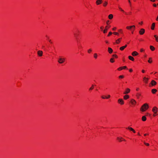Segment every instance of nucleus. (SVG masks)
<instances>
[{"label": "nucleus", "instance_id": "nucleus-1", "mask_svg": "<svg viewBox=\"0 0 158 158\" xmlns=\"http://www.w3.org/2000/svg\"><path fill=\"white\" fill-rule=\"evenodd\" d=\"M80 34V31L79 29H76L74 30L73 32V35L76 40H78L79 36Z\"/></svg>", "mask_w": 158, "mask_h": 158}, {"label": "nucleus", "instance_id": "nucleus-2", "mask_svg": "<svg viewBox=\"0 0 158 158\" xmlns=\"http://www.w3.org/2000/svg\"><path fill=\"white\" fill-rule=\"evenodd\" d=\"M149 108V106L148 104L146 103L143 104L140 108V110L143 112H144L147 110Z\"/></svg>", "mask_w": 158, "mask_h": 158}, {"label": "nucleus", "instance_id": "nucleus-3", "mask_svg": "<svg viewBox=\"0 0 158 158\" xmlns=\"http://www.w3.org/2000/svg\"><path fill=\"white\" fill-rule=\"evenodd\" d=\"M126 29L127 30L132 31L133 30V31H134L135 29V25H132L131 26H127L126 27Z\"/></svg>", "mask_w": 158, "mask_h": 158}, {"label": "nucleus", "instance_id": "nucleus-4", "mask_svg": "<svg viewBox=\"0 0 158 158\" xmlns=\"http://www.w3.org/2000/svg\"><path fill=\"white\" fill-rule=\"evenodd\" d=\"M65 61V59L64 58H60L58 60V62L59 63L61 64L63 63Z\"/></svg>", "mask_w": 158, "mask_h": 158}, {"label": "nucleus", "instance_id": "nucleus-5", "mask_svg": "<svg viewBox=\"0 0 158 158\" xmlns=\"http://www.w3.org/2000/svg\"><path fill=\"white\" fill-rule=\"evenodd\" d=\"M111 26L110 25H108L106 26L104 30L103 31L104 33L105 34L107 32L108 30L110 27Z\"/></svg>", "mask_w": 158, "mask_h": 158}, {"label": "nucleus", "instance_id": "nucleus-6", "mask_svg": "<svg viewBox=\"0 0 158 158\" xmlns=\"http://www.w3.org/2000/svg\"><path fill=\"white\" fill-rule=\"evenodd\" d=\"M103 2L102 0H96L95 3L96 5L98 6L101 5Z\"/></svg>", "mask_w": 158, "mask_h": 158}, {"label": "nucleus", "instance_id": "nucleus-7", "mask_svg": "<svg viewBox=\"0 0 158 158\" xmlns=\"http://www.w3.org/2000/svg\"><path fill=\"white\" fill-rule=\"evenodd\" d=\"M156 84V82L154 81L153 80H152V81H151V82L150 83L149 86L151 87L152 86L155 85Z\"/></svg>", "mask_w": 158, "mask_h": 158}, {"label": "nucleus", "instance_id": "nucleus-8", "mask_svg": "<svg viewBox=\"0 0 158 158\" xmlns=\"http://www.w3.org/2000/svg\"><path fill=\"white\" fill-rule=\"evenodd\" d=\"M128 69L127 68V66H125L120 67L118 68L117 69L118 71H121L123 69Z\"/></svg>", "mask_w": 158, "mask_h": 158}, {"label": "nucleus", "instance_id": "nucleus-9", "mask_svg": "<svg viewBox=\"0 0 158 158\" xmlns=\"http://www.w3.org/2000/svg\"><path fill=\"white\" fill-rule=\"evenodd\" d=\"M145 32V30L143 28H141L139 31V34L140 35H143Z\"/></svg>", "mask_w": 158, "mask_h": 158}, {"label": "nucleus", "instance_id": "nucleus-10", "mask_svg": "<svg viewBox=\"0 0 158 158\" xmlns=\"http://www.w3.org/2000/svg\"><path fill=\"white\" fill-rule=\"evenodd\" d=\"M130 102L133 105H135L136 103V101L133 99H131Z\"/></svg>", "mask_w": 158, "mask_h": 158}, {"label": "nucleus", "instance_id": "nucleus-11", "mask_svg": "<svg viewBox=\"0 0 158 158\" xmlns=\"http://www.w3.org/2000/svg\"><path fill=\"white\" fill-rule=\"evenodd\" d=\"M43 52L42 51L39 50L37 52V55L40 56L41 57L43 56Z\"/></svg>", "mask_w": 158, "mask_h": 158}, {"label": "nucleus", "instance_id": "nucleus-12", "mask_svg": "<svg viewBox=\"0 0 158 158\" xmlns=\"http://www.w3.org/2000/svg\"><path fill=\"white\" fill-rule=\"evenodd\" d=\"M157 110V108L156 107H154L152 110V111L154 114H156Z\"/></svg>", "mask_w": 158, "mask_h": 158}, {"label": "nucleus", "instance_id": "nucleus-13", "mask_svg": "<svg viewBox=\"0 0 158 158\" xmlns=\"http://www.w3.org/2000/svg\"><path fill=\"white\" fill-rule=\"evenodd\" d=\"M117 139L120 142H121L123 140L124 141H125V139H123L122 137H118L117 138Z\"/></svg>", "mask_w": 158, "mask_h": 158}, {"label": "nucleus", "instance_id": "nucleus-14", "mask_svg": "<svg viewBox=\"0 0 158 158\" xmlns=\"http://www.w3.org/2000/svg\"><path fill=\"white\" fill-rule=\"evenodd\" d=\"M139 54L136 51H134L131 53V55L133 56H137Z\"/></svg>", "mask_w": 158, "mask_h": 158}, {"label": "nucleus", "instance_id": "nucleus-15", "mask_svg": "<svg viewBox=\"0 0 158 158\" xmlns=\"http://www.w3.org/2000/svg\"><path fill=\"white\" fill-rule=\"evenodd\" d=\"M130 91V90L129 88H127L123 93L124 94H126L129 93Z\"/></svg>", "mask_w": 158, "mask_h": 158}, {"label": "nucleus", "instance_id": "nucleus-16", "mask_svg": "<svg viewBox=\"0 0 158 158\" xmlns=\"http://www.w3.org/2000/svg\"><path fill=\"white\" fill-rule=\"evenodd\" d=\"M122 39V38H119L116 40V43L117 44H118L120 43Z\"/></svg>", "mask_w": 158, "mask_h": 158}, {"label": "nucleus", "instance_id": "nucleus-17", "mask_svg": "<svg viewBox=\"0 0 158 158\" xmlns=\"http://www.w3.org/2000/svg\"><path fill=\"white\" fill-rule=\"evenodd\" d=\"M118 102L121 105H123L124 104V101L122 99H118Z\"/></svg>", "mask_w": 158, "mask_h": 158}, {"label": "nucleus", "instance_id": "nucleus-18", "mask_svg": "<svg viewBox=\"0 0 158 158\" xmlns=\"http://www.w3.org/2000/svg\"><path fill=\"white\" fill-rule=\"evenodd\" d=\"M127 46V45L126 44L124 46H122L119 49L121 51H123L124 49L126 48Z\"/></svg>", "mask_w": 158, "mask_h": 158}, {"label": "nucleus", "instance_id": "nucleus-19", "mask_svg": "<svg viewBox=\"0 0 158 158\" xmlns=\"http://www.w3.org/2000/svg\"><path fill=\"white\" fill-rule=\"evenodd\" d=\"M113 50L110 47H109L108 48V52L110 54H111L113 52Z\"/></svg>", "mask_w": 158, "mask_h": 158}, {"label": "nucleus", "instance_id": "nucleus-20", "mask_svg": "<svg viewBox=\"0 0 158 158\" xmlns=\"http://www.w3.org/2000/svg\"><path fill=\"white\" fill-rule=\"evenodd\" d=\"M108 4V2L107 1H105L103 3V6L104 7H106L107 6Z\"/></svg>", "mask_w": 158, "mask_h": 158}, {"label": "nucleus", "instance_id": "nucleus-21", "mask_svg": "<svg viewBox=\"0 0 158 158\" xmlns=\"http://www.w3.org/2000/svg\"><path fill=\"white\" fill-rule=\"evenodd\" d=\"M155 26V23H153L152 24L151 27V29L152 30H154V29Z\"/></svg>", "mask_w": 158, "mask_h": 158}, {"label": "nucleus", "instance_id": "nucleus-22", "mask_svg": "<svg viewBox=\"0 0 158 158\" xmlns=\"http://www.w3.org/2000/svg\"><path fill=\"white\" fill-rule=\"evenodd\" d=\"M127 129L131 131H132L134 133H135V131L132 127H128L127 128Z\"/></svg>", "mask_w": 158, "mask_h": 158}, {"label": "nucleus", "instance_id": "nucleus-23", "mask_svg": "<svg viewBox=\"0 0 158 158\" xmlns=\"http://www.w3.org/2000/svg\"><path fill=\"white\" fill-rule=\"evenodd\" d=\"M128 59L132 61H134V60H135L134 58V57L133 56H129L128 57Z\"/></svg>", "mask_w": 158, "mask_h": 158}, {"label": "nucleus", "instance_id": "nucleus-24", "mask_svg": "<svg viewBox=\"0 0 158 158\" xmlns=\"http://www.w3.org/2000/svg\"><path fill=\"white\" fill-rule=\"evenodd\" d=\"M150 48L152 51H154L155 50V47L152 46H150Z\"/></svg>", "mask_w": 158, "mask_h": 158}, {"label": "nucleus", "instance_id": "nucleus-25", "mask_svg": "<svg viewBox=\"0 0 158 158\" xmlns=\"http://www.w3.org/2000/svg\"><path fill=\"white\" fill-rule=\"evenodd\" d=\"M148 62L149 63H152V58L151 57H150L149 58V60H148Z\"/></svg>", "mask_w": 158, "mask_h": 158}, {"label": "nucleus", "instance_id": "nucleus-26", "mask_svg": "<svg viewBox=\"0 0 158 158\" xmlns=\"http://www.w3.org/2000/svg\"><path fill=\"white\" fill-rule=\"evenodd\" d=\"M113 15L112 14H110L108 16V18L110 19H113Z\"/></svg>", "mask_w": 158, "mask_h": 158}, {"label": "nucleus", "instance_id": "nucleus-27", "mask_svg": "<svg viewBox=\"0 0 158 158\" xmlns=\"http://www.w3.org/2000/svg\"><path fill=\"white\" fill-rule=\"evenodd\" d=\"M118 32H119V33H120V34H123V30L122 29H118Z\"/></svg>", "mask_w": 158, "mask_h": 158}, {"label": "nucleus", "instance_id": "nucleus-28", "mask_svg": "<svg viewBox=\"0 0 158 158\" xmlns=\"http://www.w3.org/2000/svg\"><path fill=\"white\" fill-rule=\"evenodd\" d=\"M118 9L120 10L121 11L123 12V13H125L126 15H127V13L126 12H124V10H123L120 6H118Z\"/></svg>", "mask_w": 158, "mask_h": 158}, {"label": "nucleus", "instance_id": "nucleus-29", "mask_svg": "<svg viewBox=\"0 0 158 158\" xmlns=\"http://www.w3.org/2000/svg\"><path fill=\"white\" fill-rule=\"evenodd\" d=\"M129 96L128 95H126L124 96V99L126 100L129 98Z\"/></svg>", "mask_w": 158, "mask_h": 158}, {"label": "nucleus", "instance_id": "nucleus-30", "mask_svg": "<svg viewBox=\"0 0 158 158\" xmlns=\"http://www.w3.org/2000/svg\"><path fill=\"white\" fill-rule=\"evenodd\" d=\"M154 37L155 38L156 41V42H158V36L157 35H154Z\"/></svg>", "mask_w": 158, "mask_h": 158}, {"label": "nucleus", "instance_id": "nucleus-31", "mask_svg": "<svg viewBox=\"0 0 158 158\" xmlns=\"http://www.w3.org/2000/svg\"><path fill=\"white\" fill-rule=\"evenodd\" d=\"M142 119L143 121H145L146 120V118L145 116H144L142 117Z\"/></svg>", "mask_w": 158, "mask_h": 158}, {"label": "nucleus", "instance_id": "nucleus-32", "mask_svg": "<svg viewBox=\"0 0 158 158\" xmlns=\"http://www.w3.org/2000/svg\"><path fill=\"white\" fill-rule=\"evenodd\" d=\"M157 91V90L156 89H153L152 90V92L153 94H155Z\"/></svg>", "mask_w": 158, "mask_h": 158}, {"label": "nucleus", "instance_id": "nucleus-33", "mask_svg": "<svg viewBox=\"0 0 158 158\" xmlns=\"http://www.w3.org/2000/svg\"><path fill=\"white\" fill-rule=\"evenodd\" d=\"M114 58H112L110 59V62L111 63H114Z\"/></svg>", "mask_w": 158, "mask_h": 158}, {"label": "nucleus", "instance_id": "nucleus-34", "mask_svg": "<svg viewBox=\"0 0 158 158\" xmlns=\"http://www.w3.org/2000/svg\"><path fill=\"white\" fill-rule=\"evenodd\" d=\"M94 57L95 59H96L97 58L98 55H97V54L96 53H95L94 54Z\"/></svg>", "mask_w": 158, "mask_h": 158}, {"label": "nucleus", "instance_id": "nucleus-35", "mask_svg": "<svg viewBox=\"0 0 158 158\" xmlns=\"http://www.w3.org/2000/svg\"><path fill=\"white\" fill-rule=\"evenodd\" d=\"M141 95V94L139 93H137L136 95V96L138 98H139Z\"/></svg>", "mask_w": 158, "mask_h": 158}, {"label": "nucleus", "instance_id": "nucleus-36", "mask_svg": "<svg viewBox=\"0 0 158 158\" xmlns=\"http://www.w3.org/2000/svg\"><path fill=\"white\" fill-rule=\"evenodd\" d=\"M112 56H113V58H114H114H118V56L117 55H116V54H114V55H112Z\"/></svg>", "mask_w": 158, "mask_h": 158}, {"label": "nucleus", "instance_id": "nucleus-37", "mask_svg": "<svg viewBox=\"0 0 158 158\" xmlns=\"http://www.w3.org/2000/svg\"><path fill=\"white\" fill-rule=\"evenodd\" d=\"M113 33L115 35H119V34L118 32H114Z\"/></svg>", "mask_w": 158, "mask_h": 158}, {"label": "nucleus", "instance_id": "nucleus-38", "mask_svg": "<svg viewBox=\"0 0 158 158\" xmlns=\"http://www.w3.org/2000/svg\"><path fill=\"white\" fill-rule=\"evenodd\" d=\"M92 52V50L91 49H89L88 50V52L89 53H90Z\"/></svg>", "mask_w": 158, "mask_h": 158}, {"label": "nucleus", "instance_id": "nucleus-39", "mask_svg": "<svg viewBox=\"0 0 158 158\" xmlns=\"http://www.w3.org/2000/svg\"><path fill=\"white\" fill-rule=\"evenodd\" d=\"M145 51V50L143 48H141L140 49V52H144Z\"/></svg>", "mask_w": 158, "mask_h": 158}, {"label": "nucleus", "instance_id": "nucleus-40", "mask_svg": "<svg viewBox=\"0 0 158 158\" xmlns=\"http://www.w3.org/2000/svg\"><path fill=\"white\" fill-rule=\"evenodd\" d=\"M112 33H113L111 32H110L107 35V36H110L112 34Z\"/></svg>", "mask_w": 158, "mask_h": 158}, {"label": "nucleus", "instance_id": "nucleus-41", "mask_svg": "<svg viewBox=\"0 0 158 158\" xmlns=\"http://www.w3.org/2000/svg\"><path fill=\"white\" fill-rule=\"evenodd\" d=\"M117 28L116 27H114L112 28V30L113 31H115L116 30Z\"/></svg>", "mask_w": 158, "mask_h": 158}, {"label": "nucleus", "instance_id": "nucleus-42", "mask_svg": "<svg viewBox=\"0 0 158 158\" xmlns=\"http://www.w3.org/2000/svg\"><path fill=\"white\" fill-rule=\"evenodd\" d=\"M94 89V85H92V86H91V87H90V88H89V90H92L93 89Z\"/></svg>", "mask_w": 158, "mask_h": 158}, {"label": "nucleus", "instance_id": "nucleus-43", "mask_svg": "<svg viewBox=\"0 0 158 158\" xmlns=\"http://www.w3.org/2000/svg\"><path fill=\"white\" fill-rule=\"evenodd\" d=\"M154 7H156L157 6V5L155 3H153L152 5Z\"/></svg>", "mask_w": 158, "mask_h": 158}, {"label": "nucleus", "instance_id": "nucleus-44", "mask_svg": "<svg viewBox=\"0 0 158 158\" xmlns=\"http://www.w3.org/2000/svg\"><path fill=\"white\" fill-rule=\"evenodd\" d=\"M100 29L102 31L104 29V27L101 26V27H100Z\"/></svg>", "mask_w": 158, "mask_h": 158}, {"label": "nucleus", "instance_id": "nucleus-45", "mask_svg": "<svg viewBox=\"0 0 158 158\" xmlns=\"http://www.w3.org/2000/svg\"><path fill=\"white\" fill-rule=\"evenodd\" d=\"M102 98L103 99H106V97L104 96H102Z\"/></svg>", "mask_w": 158, "mask_h": 158}, {"label": "nucleus", "instance_id": "nucleus-46", "mask_svg": "<svg viewBox=\"0 0 158 158\" xmlns=\"http://www.w3.org/2000/svg\"><path fill=\"white\" fill-rule=\"evenodd\" d=\"M144 143L147 146H148L149 145V144L148 143H147L145 142H144Z\"/></svg>", "mask_w": 158, "mask_h": 158}, {"label": "nucleus", "instance_id": "nucleus-47", "mask_svg": "<svg viewBox=\"0 0 158 158\" xmlns=\"http://www.w3.org/2000/svg\"><path fill=\"white\" fill-rule=\"evenodd\" d=\"M143 21H141V22H139V24L140 25H142L143 24Z\"/></svg>", "mask_w": 158, "mask_h": 158}, {"label": "nucleus", "instance_id": "nucleus-48", "mask_svg": "<svg viewBox=\"0 0 158 158\" xmlns=\"http://www.w3.org/2000/svg\"><path fill=\"white\" fill-rule=\"evenodd\" d=\"M124 77V76L123 75H120L119 76V78H123Z\"/></svg>", "mask_w": 158, "mask_h": 158}, {"label": "nucleus", "instance_id": "nucleus-49", "mask_svg": "<svg viewBox=\"0 0 158 158\" xmlns=\"http://www.w3.org/2000/svg\"><path fill=\"white\" fill-rule=\"evenodd\" d=\"M148 80H144V82L145 83H147L148 82V81H147Z\"/></svg>", "mask_w": 158, "mask_h": 158}, {"label": "nucleus", "instance_id": "nucleus-50", "mask_svg": "<svg viewBox=\"0 0 158 158\" xmlns=\"http://www.w3.org/2000/svg\"><path fill=\"white\" fill-rule=\"evenodd\" d=\"M110 95H108L107 97H106V99L109 98H110Z\"/></svg>", "mask_w": 158, "mask_h": 158}, {"label": "nucleus", "instance_id": "nucleus-51", "mask_svg": "<svg viewBox=\"0 0 158 158\" xmlns=\"http://www.w3.org/2000/svg\"><path fill=\"white\" fill-rule=\"evenodd\" d=\"M129 71L131 73L133 71V70L131 69L129 70Z\"/></svg>", "mask_w": 158, "mask_h": 158}, {"label": "nucleus", "instance_id": "nucleus-52", "mask_svg": "<svg viewBox=\"0 0 158 158\" xmlns=\"http://www.w3.org/2000/svg\"><path fill=\"white\" fill-rule=\"evenodd\" d=\"M151 2H155V0H149Z\"/></svg>", "mask_w": 158, "mask_h": 158}, {"label": "nucleus", "instance_id": "nucleus-53", "mask_svg": "<svg viewBox=\"0 0 158 158\" xmlns=\"http://www.w3.org/2000/svg\"><path fill=\"white\" fill-rule=\"evenodd\" d=\"M105 42L106 44H108L109 43V42L107 40H106Z\"/></svg>", "mask_w": 158, "mask_h": 158}, {"label": "nucleus", "instance_id": "nucleus-54", "mask_svg": "<svg viewBox=\"0 0 158 158\" xmlns=\"http://www.w3.org/2000/svg\"><path fill=\"white\" fill-rule=\"evenodd\" d=\"M142 72L143 73H145V70H142Z\"/></svg>", "mask_w": 158, "mask_h": 158}, {"label": "nucleus", "instance_id": "nucleus-55", "mask_svg": "<svg viewBox=\"0 0 158 158\" xmlns=\"http://www.w3.org/2000/svg\"><path fill=\"white\" fill-rule=\"evenodd\" d=\"M156 19V21H158V15Z\"/></svg>", "mask_w": 158, "mask_h": 158}, {"label": "nucleus", "instance_id": "nucleus-56", "mask_svg": "<svg viewBox=\"0 0 158 158\" xmlns=\"http://www.w3.org/2000/svg\"><path fill=\"white\" fill-rule=\"evenodd\" d=\"M109 21H107V22H106V24H107V25H109V24L108 23H109Z\"/></svg>", "mask_w": 158, "mask_h": 158}, {"label": "nucleus", "instance_id": "nucleus-57", "mask_svg": "<svg viewBox=\"0 0 158 158\" xmlns=\"http://www.w3.org/2000/svg\"><path fill=\"white\" fill-rule=\"evenodd\" d=\"M128 0L129 3H130V4H131V2H130V0Z\"/></svg>", "mask_w": 158, "mask_h": 158}, {"label": "nucleus", "instance_id": "nucleus-58", "mask_svg": "<svg viewBox=\"0 0 158 158\" xmlns=\"http://www.w3.org/2000/svg\"><path fill=\"white\" fill-rule=\"evenodd\" d=\"M150 115V114L148 113H147L146 114V115L147 116V115Z\"/></svg>", "mask_w": 158, "mask_h": 158}, {"label": "nucleus", "instance_id": "nucleus-59", "mask_svg": "<svg viewBox=\"0 0 158 158\" xmlns=\"http://www.w3.org/2000/svg\"><path fill=\"white\" fill-rule=\"evenodd\" d=\"M139 90V88H137L136 89V90L137 91H138V90Z\"/></svg>", "mask_w": 158, "mask_h": 158}, {"label": "nucleus", "instance_id": "nucleus-60", "mask_svg": "<svg viewBox=\"0 0 158 158\" xmlns=\"http://www.w3.org/2000/svg\"><path fill=\"white\" fill-rule=\"evenodd\" d=\"M147 135H148V134H144V136H146Z\"/></svg>", "mask_w": 158, "mask_h": 158}, {"label": "nucleus", "instance_id": "nucleus-61", "mask_svg": "<svg viewBox=\"0 0 158 158\" xmlns=\"http://www.w3.org/2000/svg\"><path fill=\"white\" fill-rule=\"evenodd\" d=\"M131 31H132V33L133 34V32H134V31H133V30H132Z\"/></svg>", "mask_w": 158, "mask_h": 158}, {"label": "nucleus", "instance_id": "nucleus-62", "mask_svg": "<svg viewBox=\"0 0 158 158\" xmlns=\"http://www.w3.org/2000/svg\"><path fill=\"white\" fill-rule=\"evenodd\" d=\"M148 79V78H146L145 77H144L143 79Z\"/></svg>", "mask_w": 158, "mask_h": 158}, {"label": "nucleus", "instance_id": "nucleus-63", "mask_svg": "<svg viewBox=\"0 0 158 158\" xmlns=\"http://www.w3.org/2000/svg\"><path fill=\"white\" fill-rule=\"evenodd\" d=\"M138 135H140V134H139V133H138Z\"/></svg>", "mask_w": 158, "mask_h": 158}, {"label": "nucleus", "instance_id": "nucleus-64", "mask_svg": "<svg viewBox=\"0 0 158 158\" xmlns=\"http://www.w3.org/2000/svg\"><path fill=\"white\" fill-rule=\"evenodd\" d=\"M157 6H158V3H157V4H156Z\"/></svg>", "mask_w": 158, "mask_h": 158}]
</instances>
